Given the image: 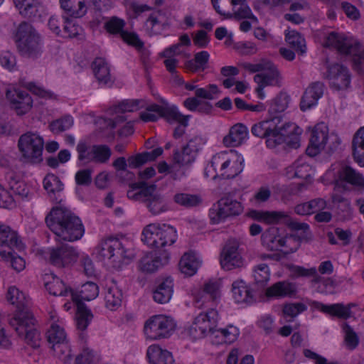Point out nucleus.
<instances>
[{
  "label": "nucleus",
  "instance_id": "nucleus-1",
  "mask_svg": "<svg viewBox=\"0 0 364 364\" xmlns=\"http://www.w3.org/2000/svg\"><path fill=\"white\" fill-rule=\"evenodd\" d=\"M48 228L56 236V240L74 242L84 235L85 228L79 217L64 207L53 208L46 217Z\"/></svg>",
  "mask_w": 364,
  "mask_h": 364
},
{
  "label": "nucleus",
  "instance_id": "nucleus-2",
  "mask_svg": "<svg viewBox=\"0 0 364 364\" xmlns=\"http://www.w3.org/2000/svg\"><path fill=\"white\" fill-rule=\"evenodd\" d=\"M219 314L215 309L200 313L189 328L188 332L194 339L201 338L208 333L221 340L219 342L232 343L240 335L239 328L233 325H228L224 328H216Z\"/></svg>",
  "mask_w": 364,
  "mask_h": 364
},
{
  "label": "nucleus",
  "instance_id": "nucleus-3",
  "mask_svg": "<svg viewBox=\"0 0 364 364\" xmlns=\"http://www.w3.org/2000/svg\"><path fill=\"white\" fill-rule=\"evenodd\" d=\"M95 250L100 259L116 270L128 264L134 257V250L129 247V242L117 238L102 240Z\"/></svg>",
  "mask_w": 364,
  "mask_h": 364
},
{
  "label": "nucleus",
  "instance_id": "nucleus-4",
  "mask_svg": "<svg viewBox=\"0 0 364 364\" xmlns=\"http://www.w3.org/2000/svg\"><path fill=\"white\" fill-rule=\"evenodd\" d=\"M11 38L23 56L35 58L42 52V36L31 23L23 21L18 24L11 31Z\"/></svg>",
  "mask_w": 364,
  "mask_h": 364
},
{
  "label": "nucleus",
  "instance_id": "nucleus-5",
  "mask_svg": "<svg viewBox=\"0 0 364 364\" xmlns=\"http://www.w3.org/2000/svg\"><path fill=\"white\" fill-rule=\"evenodd\" d=\"M321 43L325 47L334 48L342 53L353 55L355 63L364 61V48L350 33L331 31L324 36Z\"/></svg>",
  "mask_w": 364,
  "mask_h": 364
},
{
  "label": "nucleus",
  "instance_id": "nucleus-6",
  "mask_svg": "<svg viewBox=\"0 0 364 364\" xmlns=\"http://www.w3.org/2000/svg\"><path fill=\"white\" fill-rule=\"evenodd\" d=\"M262 244L268 250L282 251L284 254H290L296 251L299 247L297 240L290 236H283L277 227H271L266 230L261 237Z\"/></svg>",
  "mask_w": 364,
  "mask_h": 364
},
{
  "label": "nucleus",
  "instance_id": "nucleus-7",
  "mask_svg": "<svg viewBox=\"0 0 364 364\" xmlns=\"http://www.w3.org/2000/svg\"><path fill=\"white\" fill-rule=\"evenodd\" d=\"M35 319L31 311H21L15 314L10 320V325L13 326L19 336L23 337L26 343L33 347L38 346L40 334L34 327Z\"/></svg>",
  "mask_w": 364,
  "mask_h": 364
},
{
  "label": "nucleus",
  "instance_id": "nucleus-8",
  "mask_svg": "<svg viewBox=\"0 0 364 364\" xmlns=\"http://www.w3.org/2000/svg\"><path fill=\"white\" fill-rule=\"evenodd\" d=\"M215 11L223 19L236 18H250L252 23H257L255 17L247 4L246 0H211Z\"/></svg>",
  "mask_w": 364,
  "mask_h": 364
},
{
  "label": "nucleus",
  "instance_id": "nucleus-9",
  "mask_svg": "<svg viewBox=\"0 0 364 364\" xmlns=\"http://www.w3.org/2000/svg\"><path fill=\"white\" fill-rule=\"evenodd\" d=\"M242 67L250 73L263 72L254 77V80L258 85L257 91L277 82L279 72L269 60L262 59L257 63H244Z\"/></svg>",
  "mask_w": 364,
  "mask_h": 364
},
{
  "label": "nucleus",
  "instance_id": "nucleus-10",
  "mask_svg": "<svg viewBox=\"0 0 364 364\" xmlns=\"http://www.w3.org/2000/svg\"><path fill=\"white\" fill-rule=\"evenodd\" d=\"M18 147L22 156L32 163L42 161L44 141L38 134L28 132L22 134L18 141Z\"/></svg>",
  "mask_w": 364,
  "mask_h": 364
},
{
  "label": "nucleus",
  "instance_id": "nucleus-11",
  "mask_svg": "<svg viewBox=\"0 0 364 364\" xmlns=\"http://www.w3.org/2000/svg\"><path fill=\"white\" fill-rule=\"evenodd\" d=\"M242 211L241 203L228 194L213 205L209 210V217L213 224H218L228 217L239 215Z\"/></svg>",
  "mask_w": 364,
  "mask_h": 364
},
{
  "label": "nucleus",
  "instance_id": "nucleus-12",
  "mask_svg": "<svg viewBox=\"0 0 364 364\" xmlns=\"http://www.w3.org/2000/svg\"><path fill=\"white\" fill-rule=\"evenodd\" d=\"M278 119L272 118L255 124L252 127V133L256 136L266 138L269 148L274 149L284 141V129L277 127Z\"/></svg>",
  "mask_w": 364,
  "mask_h": 364
},
{
  "label": "nucleus",
  "instance_id": "nucleus-13",
  "mask_svg": "<svg viewBox=\"0 0 364 364\" xmlns=\"http://www.w3.org/2000/svg\"><path fill=\"white\" fill-rule=\"evenodd\" d=\"M173 320L164 315H155L144 324V331L146 338L159 340L168 338L175 329Z\"/></svg>",
  "mask_w": 364,
  "mask_h": 364
},
{
  "label": "nucleus",
  "instance_id": "nucleus-14",
  "mask_svg": "<svg viewBox=\"0 0 364 364\" xmlns=\"http://www.w3.org/2000/svg\"><path fill=\"white\" fill-rule=\"evenodd\" d=\"M78 160L85 164L93 162L95 164H106L112 156L111 149L106 144L89 145L84 141H80L76 147Z\"/></svg>",
  "mask_w": 364,
  "mask_h": 364
},
{
  "label": "nucleus",
  "instance_id": "nucleus-15",
  "mask_svg": "<svg viewBox=\"0 0 364 364\" xmlns=\"http://www.w3.org/2000/svg\"><path fill=\"white\" fill-rule=\"evenodd\" d=\"M213 164L218 166L217 174L223 179L233 178L242 171V162L226 151L215 154Z\"/></svg>",
  "mask_w": 364,
  "mask_h": 364
},
{
  "label": "nucleus",
  "instance_id": "nucleus-16",
  "mask_svg": "<svg viewBox=\"0 0 364 364\" xmlns=\"http://www.w3.org/2000/svg\"><path fill=\"white\" fill-rule=\"evenodd\" d=\"M139 117L144 122H156L160 117H164L166 120L183 119L177 107L168 105L165 101H163L162 105H148L144 111L140 112Z\"/></svg>",
  "mask_w": 364,
  "mask_h": 364
},
{
  "label": "nucleus",
  "instance_id": "nucleus-17",
  "mask_svg": "<svg viewBox=\"0 0 364 364\" xmlns=\"http://www.w3.org/2000/svg\"><path fill=\"white\" fill-rule=\"evenodd\" d=\"M220 297V282L217 279H210L205 282L201 290L195 297V305L198 309H215Z\"/></svg>",
  "mask_w": 364,
  "mask_h": 364
},
{
  "label": "nucleus",
  "instance_id": "nucleus-18",
  "mask_svg": "<svg viewBox=\"0 0 364 364\" xmlns=\"http://www.w3.org/2000/svg\"><path fill=\"white\" fill-rule=\"evenodd\" d=\"M49 255L50 262L58 268L70 267L78 258L77 250L67 244L51 248Z\"/></svg>",
  "mask_w": 364,
  "mask_h": 364
},
{
  "label": "nucleus",
  "instance_id": "nucleus-19",
  "mask_svg": "<svg viewBox=\"0 0 364 364\" xmlns=\"http://www.w3.org/2000/svg\"><path fill=\"white\" fill-rule=\"evenodd\" d=\"M328 139V128L321 122L315 125L311 132L309 144L306 148V155L311 157L318 154L326 145Z\"/></svg>",
  "mask_w": 364,
  "mask_h": 364
},
{
  "label": "nucleus",
  "instance_id": "nucleus-20",
  "mask_svg": "<svg viewBox=\"0 0 364 364\" xmlns=\"http://www.w3.org/2000/svg\"><path fill=\"white\" fill-rule=\"evenodd\" d=\"M239 243L235 240H228L221 253L220 264L225 270L240 267L243 260L238 252Z\"/></svg>",
  "mask_w": 364,
  "mask_h": 364
},
{
  "label": "nucleus",
  "instance_id": "nucleus-21",
  "mask_svg": "<svg viewBox=\"0 0 364 364\" xmlns=\"http://www.w3.org/2000/svg\"><path fill=\"white\" fill-rule=\"evenodd\" d=\"M168 260L169 254L167 250H154L145 255L140 259L139 268L144 272L151 273L168 264Z\"/></svg>",
  "mask_w": 364,
  "mask_h": 364
},
{
  "label": "nucleus",
  "instance_id": "nucleus-22",
  "mask_svg": "<svg viewBox=\"0 0 364 364\" xmlns=\"http://www.w3.org/2000/svg\"><path fill=\"white\" fill-rule=\"evenodd\" d=\"M124 26V22L122 19L112 18L105 23V27L110 33H120L121 38L127 44L138 49L141 48L143 46V43L138 36L134 32L122 31Z\"/></svg>",
  "mask_w": 364,
  "mask_h": 364
},
{
  "label": "nucleus",
  "instance_id": "nucleus-23",
  "mask_svg": "<svg viewBox=\"0 0 364 364\" xmlns=\"http://www.w3.org/2000/svg\"><path fill=\"white\" fill-rule=\"evenodd\" d=\"M213 98L212 92H196L195 97H188L183 102L184 107L191 112L209 114L213 110L212 105L206 100Z\"/></svg>",
  "mask_w": 364,
  "mask_h": 364
},
{
  "label": "nucleus",
  "instance_id": "nucleus-24",
  "mask_svg": "<svg viewBox=\"0 0 364 364\" xmlns=\"http://www.w3.org/2000/svg\"><path fill=\"white\" fill-rule=\"evenodd\" d=\"M11 107L18 115L27 113L32 107L33 99L28 92H6Z\"/></svg>",
  "mask_w": 364,
  "mask_h": 364
},
{
  "label": "nucleus",
  "instance_id": "nucleus-25",
  "mask_svg": "<svg viewBox=\"0 0 364 364\" xmlns=\"http://www.w3.org/2000/svg\"><path fill=\"white\" fill-rule=\"evenodd\" d=\"M246 97L247 100H252V102L238 97L235 99V104L237 109L255 112H261L266 109V105L260 102L266 98L265 92H252L246 95Z\"/></svg>",
  "mask_w": 364,
  "mask_h": 364
},
{
  "label": "nucleus",
  "instance_id": "nucleus-26",
  "mask_svg": "<svg viewBox=\"0 0 364 364\" xmlns=\"http://www.w3.org/2000/svg\"><path fill=\"white\" fill-rule=\"evenodd\" d=\"M149 191L144 204L149 211L154 215L161 214L168 210L166 202L163 196L156 191V185L151 184Z\"/></svg>",
  "mask_w": 364,
  "mask_h": 364
},
{
  "label": "nucleus",
  "instance_id": "nucleus-27",
  "mask_svg": "<svg viewBox=\"0 0 364 364\" xmlns=\"http://www.w3.org/2000/svg\"><path fill=\"white\" fill-rule=\"evenodd\" d=\"M311 159L307 156L298 158L294 164L287 168V173L289 178L307 179L314 173L310 165Z\"/></svg>",
  "mask_w": 364,
  "mask_h": 364
},
{
  "label": "nucleus",
  "instance_id": "nucleus-28",
  "mask_svg": "<svg viewBox=\"0 0 364 364\" xmlns=\"http://www.w3.org/2000/svg\"><path fill=\"white\" fill-rule=\"evenodd\" d=\"M91 68L98 83L108 87L112 83L110 67L105 59L97 58L92 63Z\"/></svg>",
  "mask_w": 364,
  "mask_h": 364
},
{
  "label": "nucleus",
  "instance_id": "nucleus-29",
  "mask_svg": "<svg viewBox=\"0 0 364 364\" xmlns=\"http://www.w3.org/2000/svg\"><path fill=\"white\" fill-rule=\"evenodd\" d=\"M13 1L22 16L33 18L41 16L43 9L38 0H13Z\"/></svg>",
  "mask_w": 364,
  "mask_h": 364
},
{
  "label": "nucleus",
  "instance_id": "nucleus-30",
  "mask_svg": "<svg viewBox=\"0 0 364 364\" xmlns=\"http://www.w3.org/2000/svg\"><path fill=\"white\" fill-rule=\"evenodd\" d=\"M336 183L346 182L352 186L364 188V178L361 173L352 167L344 165L337 173Z\"/></svg>",
  "mask_w": 364,
  "mask_h": 364
},
{
  "label": "nucleus",
  "instance_id": "nucleus-31",
  "mask_svg": "<svg viewBox=\"0 0 364 364\" xmlns=\"http://www.w3.org/2000/svg\"><path fill=\"white\" fill-rule=\"evenodd\" d=\"M122 291L114 282L106 284L105 293V301L107 308L112 311L117 309L122 304Z\"/></svg>",
  "mask_w": 364,
  "mask_h": 364
},
{
  "label": "nucleus",
  "instance_id": "nucleus-32",
  "mask_svg": "<svg viewBox=\"0 0 364 364\" xmlns=\"http://www.w3.org/2000/svg\"><path fill=\"white\" fill-rule=\"evenodd\" d=\"M44 280L45 287L50 294L60 296L70 294L71 289L67 287L63 281L54 274H46Z\"/></svg>",
  "mask_w": 364,
  "mask_h": 364
},
{
  "label": "nucleus",
  "instance_id": "nucleus-33",
  "mask_svg": "<svg viewBox=\"0 0 364 364\" xmlns=\"http://www.w3.org/2000/svg\"><path fill=\"white\" fill-rule=\"evenodd\" d=\"M173 281L171 277H166L159 282L153 291V299L159 304L168 302L173 291Z\"/></svg>",
  "mask_w": 364,
  "mask_h": 364
},
{
  "label": "nucleus",
  "instance_id": "nucleus-34",
  "mask_svg": "<svg viewBox=\"0 0 364 364\" xmlns=\"http://www.w3.org/2000/svg\"><path fill=\"white\" fill-rule=\"evenodd\" d=\"M6 298L11 304L16 305L17 309L16 314L21 311H30L28 309L29 298L15 286L9 288Z\"/></svg>",
  "mask_w": 364,
  "mask_h": 364
},
{
  "label": "nucleus",
  "instance_id": "nucleus-35",
  "mask_svg": "<svg viewBox=\"0 0 364 364\" xmlns=\"http://www.w3.org/2000/svg\"><path fill=\"white\" fill-rule=\"evenodd\" d=\"M146 355L149 361L152 364H173L174 363L171 353L156 344L148 348Z\"/></svg>",
  "mask_w": 364,
  "mask_h": 364
},
{
  "label": "nucleus",
  "instance_id": "nucleus-36",
  "mask_svg": "<svg viewBox=\"0 0 364 364\" xmlns=\"http://www.w3.org/2000/svg\"><path fill=\"white\" fill-rule=\"evenodd\" d=\"M328 77L334 80L333 83L338 89L344 90L348 87L350 75L348 70L343 66L338 64L332 65L329 68Z\"/></svg>",
  "mask_w": 364,
  "mask_h": 364
},
{
  "label": "nucleus",
  "instance_id": "nucleus-37",
  "mask_svg": "<svg viewBox=\"0 0 364 364\" xmlns=\"http://www.w3.org/2000/svg\"><path fill=\"white\" fill-rule=\"evenodd\" d=\"M247 135V128L242 124H237L231 127L229 134L223 139V143L226 146H237L245 139Z\"/></svg>",
  "mask_w": 364,
  "mask_h": 364
},
{
  "label": "nucleus",
  "instance_id": "nucleus-38",
  "mask_svg": "<svg viewBox=\"0 0 364 364\" xmlns=\"http://www.w3.org/2000/svg\"><path fill=\"white\" fill-rule=\"evenodd\" d=\"M162 154V148L159 147L151 151H145L134 156H131L127 159L129 167L132 168H139L149 161L156 160Z\"/></svg>",
  "mask_w": 364,
  "mask_h": 364
},
{
  "label": "nucleus",
  "instance_id": "nucleus-39",
  "mask_svg": "<svg viewBox=\"0 0 364 364\" xmlns=\"http://www.w3.org/2000/svg\"><path fill=\"white\" fill-rule=\"evenodd\" d=\"M248 215L255 220L267 224L277 223L281 220L287 217V215L282 211H264L256 210H250Z\"/></svg>",
  "mask_w": 364,
  "mask_h": 364
},
{
  "label": "nucleus",
  "instance_id": "nucleus-40",
  "mask_svg": "<svg viewBox=\"0 0 364 364\" xmlns=\"http://www.w3.org/2000/svg\"><path fill=\"white\" fill-rule=\"evenodd\" d=\"M296 292L295 285L287 281L278 282L267 289L266 294L269 297L283 298L291 296Z\"/></svg>",
  "mask_w": 364,
  "mask_h": 364
},
{
  "label": "nucleus",
  "instance_id": "nucleus-41",
  "mask_svg": "<svg viewBox=\"0 0 364 364\" xmlns=\"http://www.w3.org/2000/svg\"><path fill=\"white\" fill-rule=\"evenodd\" d=\"M9 189L16 196L21 198H27L30 193V189L24 181L20 179L14 173L9 172L6 176Z\"/></svg>",
  "mask_w": 364,
  "mask_h": 364
},
{
  "label": "nucleus",
  "instance_id": "nucleus-42",
  "mask_svg": "<svg viewBox=\"0 0 364 364\" xmlns=\"http://www.w3.org/2000/svg\"><path fill=\"white\" fill-rule=\"evenodd\" d=\"M73 301L77 306V327L78 329L84 331L87 328V326L90 323L92 318V314L90 310L87 308L83 302H80L78 301L77 295H73Z\"/></svg>",
  "mask_w": 364,
  "mask_h": 364
},
{
  "label": "nucleus",
  "instance_id": "nucleus-43",
  "mask_svg": "<svg viewBox=\"0 0 364 364\" xmlns=\"http://www.w3.org/2000/svg\"><path fill=\"white\" fill-rule=\"evenodd\" d=\"M200 264V262L196 255L191 252L182 256L179 262V268L183 274L191 277L196 273Z\"/></svg>",
  "mask_w": 364,
  "mask_h": 364
},
{
  "label": "nucleus",
  "instance_id": "nucleus-44",
  "mask_svg": "<svg viewBox=\"0 0 364 364\" xmlns=\"http://www.w3.org/2000/svg\"><path fill=\"white\" fill-rule=\"evenodd\" d=\"M43 187L48 192L51 200L60 201L59 194L63 190V184L54 174H48L43 179Z\"/></svg>",
  "mask_w": 364,
  "mask_h": 364
},
{
  "label": "nucleus",
  "instance_id": "nucleus-45",
  "mask_svg": "<svg viewBox=\"0 0 364 364\" xmlns=\"http://www.w3.org/2000/svg\"><path fill=\"white\" fill-rule=\"evenodd\" d=\"M161 227L160 238L159 241L157 240L155 250L161 251L166 250V246H171L176 242L177 234L176 229L169 225L161 224Z\"/></svg>",
  "mask_w": 364,
  "mask_h": 364
},
{
  "label": "nucleus",
  "instance_id": "nucleus-46",
  "mask_svg": "<svg viewBox=\"0 0 364 364\" xmlns=\"http://www.w3.org/2000/svg\"><path fill=\"white\" fill-rule=\"evenodd\" d=\"M151 190V184L148 185L144 181H139L130 184L127 195L130 200L144 203L148 193Z\"/></svg>",
  "mask_w": 364,
  "mask_h": 364
},
{
  "label": "nucleus",
  "instance_id": "nucleus-47",
  "mask_svg": "<svg viewBox=\"0 0 364 364\" xmlns=\"http://www.w3.org/2000/svg\"><path fill=\"white\" fill-rule=\"evenodd\" d=\"M352 148L355 161L360 166H364V127L360 128L355 134Z\"/></svg>",
  "mask_w": 364,
  "mask_h": 364
},
{
  "label": "nucleus",
  "instance_id": "nucleus-48",
  "mask_svg": "<svg viewBox=\"0 0 364 364\" xmlns=\"http://www.w3.org/2000/svg\"><path fill=\"white\" fill-rule=\"evenodd\" d=\"M232 292L237 303H250L252 300V291L242 280L232 283Z\"/></svg>",
  "mask_w": 364,
  "mask_h": 364
},
{
  "label": "nucleus",
  "instance_id": "nucleus-49",
  "mask_svg": "<svg viewBox=\"0 0 364 364\" xmlns=\"http://www.w3.org/2000/svg\"><path fill=\"white\" fill-rule=\"evenodd\" d=\"M75 294L80 302L82 301H91L95 299L99 294L98 286L92 282L85 283L81 286L80 291H70V296L73 299V295Z\"/></svg>",
  "mask_w": 364,
  "mask_h": 364
},
{
  "label": "nucleus",
  "instance_id": "nucleus-50",
  "mask_svg": "<svg viewBox=\"0 0 364 364\" xmlns=\"http://www.w3.org/2000/svg\"><path fill=\"white\" fill-rule=\"evenodd\" d=\"M161 224L151 223L147 225L143 230L141 240L149 247L155 248L157 240L159 241Z\"/></svg>",
  "mask_w": 364,
  "mask_h": 364
},
{
  "label": "nucleus",
  "instance_id": "nucleus-51",
  "mask_svg": "<svg viewBox=\"0 0 364 364\" xmlns=\"http://www.w3.org/2000/svg\"><path fill=\"white\" fill-rule=\"evenodd\" d=\"M285 40L296 53L304 54L306 51L305 39L296 31L294 30H287L285 31Z\"/></svg>",
  "mask_w": 364,
  "mask_h": 364
},
{
  "label": "nucleus",
  "instance_id": "nucleus-52",
  "mask_svg": "<svg viewBox=\"0 0 364 364\" xmlns=\"http://www.w3.org/2000/svg\"><path fill=\"white\" fill-rule=\"evenodd\" d=\"M354 306L353 304H349L348 306H345L343 304H335L331 305L322 304L321 310L322 312L328 314L331 316L346 319L350 316V306Z\"/></svg>",
  "mask_w": 364,
  "mask_h": 364
},
{
  "label": "nucleus",
  "instance_id": "nucleus-53",
  "mask_svg": "<svg viewBox=\"0 0 364 364\" xmlns=\"http://www.w3.org/2000/svg\"><path fill=\"white\" fill-rule=\"evenodd\" d=\"M195 156L190 151L183 146L181 150H177L173 154V162L181 168H188L195 161Z\"/></svg>",
  "mask_w": 364,
  "mask_h": 364
},
{
  "label": "nucleus",
  "instance_id": "nucleus-54",
  "mask_svg": "<svg viewBox=\"0 0 364 364\" xmlns=\"http://www.w3.org/2000/svg\"><path fill=\"white\" fill-rule=\"evenodd\" d=\"M49 343L54 345L67 340L66 333L60 323H53L46 333Z\"/></svg>",
  "mask_w": 364,
  "mask_h": 364
},
{
  "label": "nucleus",
  "instance_id": "nucleus-55",
  "mask_svg": "<svg viewBox=\"0 0 364 364\" xmlns=\"http://www.w3.org/2000/svg\"><path fill=\"white\" fill-rule=\"evenodd\" d=\"M176 203L185 208H193L201 203V198L198 195L189 193H176L173 197Z\"/></svg>",
  "mask_w": 364,
  "mask_h": 364
},
{
  "label": "nucleus",
  "instance_id": "nucleus-56",
  "mask_svg": "<svg viewBox=\"0 0 364 364\" xmlns=\"http://www.w3.org/2000/svg\"><path fill=\"white\" fill-rule=\"evenodd\" d=\"M55 356L63 360L65 364H70L72 360L71 353L68 341L54 344L51 346Z\"/></svg>",
  "mask_w": 364,
  "mask_h": 364
},
{
  "label": "nucleus",
  "instance_id": "nucleus-57",
  "mask_svg": "<svg viewBox=\"0 0 364 364\" xmlns=\"http://www.w3.org/2000/svg\"><path fill=\"white\" fill-rule=\"evenodd\" d=\"M322 94L323 92H303L299 103L300 109L305 112L315 107Z\"/></svg>",
  "mask_w": 364,
  "mask_h": 364
},
{
  "label": "nucleus",
  "instance_id": "nucleus-58",
  "mask_svg": "<svg viewBox=\"0 0 364 364\" xmlns=\"http://www.w3.org/2000/svg\"><path fill=\"white\" fill-rule=\"evenodd\" d=\"M73 118L70 115H65L60 119L51 122L49 124L50 131L54 134L65 132L73 125Z\"/></svg>",
  "mask_w": 364,
  "mask_h": 364
},
{
  "label": "nucleus",
  "instance_id": "nucleus-59",
  "mask_svg": "<svg viewBox=\"0 0 364 364\" xmlns=\"http://www.w3.org/2000/svg\"><path fill=\"white\" fill-rule=\"evenodd\" d=\"M342 329L344 333V342L349 350L355 349L359 343V338L355 331L347 323L342 324Z\"/></svg>",
  "mask_w": 364,
  "mask_h": 364
},
{
  "label": "nucleus",
  "instance_id": "nucleus-60",
  "mask_svg": "<svg viewBox=\"0 0 364 364\" xmlns=\"http://www.w3.org/2000/svg\"><path fill=\"white\" fill-rule=\"evenodd\" d=\"M210 58V54L205 50L196 53L194 59L188 63V68L193 70H203L206 68L208 62Z\"/></svg>",
  "mask_w": 364,
  "mask_h": 364
},
{
  "label": "nucleus",
  "instance_id": "nucleus-61",
  "mask_svg": "<svg viewBox=\"0 0 364 364\" xmlns=\"http://www.w3.org/2000/svg\"><path fill=\"white\" fill-rule=\"evenodd\" d=\"M291 274L293 277H314V282H319V276L315 267L306 269L301 266L292 265L290 267Z\"/></svg>",
  "mask_w": 364,
  "mask_h": 364
},
{
  "label": "nucleus",
  "instance_id": "nucleus-62",
  "mask_svg": "<svg viewBox=\"0 0 364 364\" xmlns=\"http://www.w3.org/2000/svg\"><path fill=\"white\" fill-rule=\"evenodd\" d=\"M270 277L269 269L266 264H259L254 268L253 277L257 284L263 286Z\"/></svg>",
  "mask_w": 364,
  "mask_h": 364
},
{
  "label": "nucleus",
  "instance_id": "nucleus-63",
  "mask_svg": "<svg viewBox=\"0 0 364 364\" xmlns=\"http://www.w3.org/2000/svg\"><path fill=\"white\" fill-rule=\"evenodd\" d=\"M0 240L10 242V244H20L21 242L16 231L4 224H0Z\"/></svg>",
  "mask_w": 364,
  "mask_h": 364
},
{
  "label": "nucleus",
  "instance_id": "nucleus-64",
  "mask_svg": "<svg viewBox=\"0 0 364 364\" xmlns=\"http://www.w3.org/2000/svg\"><path fill=\"white\" fill-rule=\"evenodd\" d=\"M97 360V353L87 347H85L82 352L76 357L75 364H92Z\"/></svg>",
  "mask_w": 364,
  "mask_h": 364
}]
</instances>
